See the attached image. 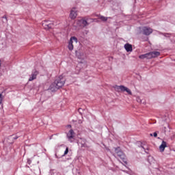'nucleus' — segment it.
I'll use <instances>...</instances> for the list:
<instances>
[{
  "instance_id": "nucleus-27",
  "label": "nucleus",
  "mask_w": 175,
  "mask_h": 175,
  "mask_svg": "<svg viewBox=\"0 0 175 175\" xmlns=\"http://www.w3.org/2000/svg\"><path fill=\"white\" fill-rule=\"evenodd\" d=\"M169 34H167V33H165L164 34V36H167Z\"/></svg>"
},
{
  "instance_id": "nucleus-17",
  "label": "nucleus",
  "mask_w": 175,
  "mask_h": 175,
  "mask_svg": "<svg viewBox=\"0 0 175 175\" xmlns=\"http://www.w3.org/2000/svg\"><path fill=\"white\" fill-rule=\"evenodd\" d=\"M99 18L101 21H106L109 18L103 16H99Z\"/></svg>"
},
{
  "instance_id": "nucleus-12",
  "label": "nucleus",
  "mask_w": 175,
  "mask_h": 175,
  "mask_svg": "<svg viewBox=\"0 0 175 175\" xmlns=\"http://www.w3.org/2000/svg\"><path fill=\"white\" fill-rule=\"evenodd\" d=\"M166 147H167V144L166 143V142L163 141L161 144L159 146L160 152H163V151H165V148H166Z\"/></svg>"
},
{
  "instance_id": "nucleus-8",
  "label": "nucleus",
  "mask_w": 175,
  "mask_h": 175,
  "mask_svg": "<svg viewBox=\"0 0 175 175\" xmlns=\"http://www.w3.org/2000/svg\"><path fill=\"white\" fill-rule=\"evenodd\" d=\"M42 25L45 29H50L53 28V27L54 26V25L52 23H49V21H44Z\"/></svg>"
},
{
  "instance_id": "nucleus-24",
  "label": "nucleus",
  "mask_w": 175,
  "mask_h": 175,
  "mask_svg": "<svg viewBox=\"0 0 175 175\" xmlns=\"http://www.w3.org/2000/svg\"><path fill=\"white\" fill-rule=\"evenodd\" d=\"M137 102H142V100L139 98H137Z\"/></svg>"
},
{
  "instance_id": "nucleus-26",
  "label": "nucleus",
  "mask_w": 175,
  "mask_h": 175,
  "mask_svg": "<svg viewBox=\"0 0 175 175\" xmlns=\"http://www.w3.org/2000/svg\"><path fill=\"white\" fill-rule=\"evenodd\" d=\"M79 124H83V121L79 120Z\"/></svg>"
},
{
  "instance_id": "nucleus-14",
  "label": "nucleus",
  "mask_w": 175,
  "mask_h": 175,
  "mask_svg": "<svg viewBox=\"0 0 175 175\" xmlns=\"http://www.w3.org/2000/svg\"><path fill=\"white\" fill-rule=\"evenodd\" d=\"M49 90H50L51 91H52V92H54L57 91V90H59L58 88H57V84L55 83V81L54 83H53L50 85Z\"/></svg>"
},
{
  "instance_id": "nucleus-11",
  "label": "nucleus",
  "mask_w": 175,
  "mask_h": 175,
  "mask_svg": "<svg viewBox=\"0 0 175 175\" xmlns=\"http://www.w3.org/2000/svg\"><path fill=\"white\" fill-rule=\"evenodd\" d=\"M67 137L69 142H72L73 137H75V131L73 130H70L69 132L67 133Z\"/></svg>"
},
{
  "instance_id": "nucleus-30",
  "label": "nucleus",
  "mask_w": 175,
  "mask_h": 175,
  "mask_svg": "<svg viewBox=\"0 0 175 175\" xmlns=\"http://www.w3.org/2000/svg\"><path fill=\"white\" fill-rule=\"evenodd\" d=\"M150 136H152V134H150Z\"/></svg>"
},
{
  "instance_id": "nucleus-2",
  "label": "nucleus",
  "mask_w": 175,
  "mask_h": 175,
  "mask_svg": "<svg viewBox=\"0 0 175 175\" xmlns=\"http://www.w3.org/2000/svg\"><path fill=\"white\" fill-rule=\"evenodd\" d=\"M142 33L143 35H146V36H148L149 35H151V33L153 32V30L152 28L148 27H144L141 29Z\"/></svg>"
},
{
  "instance_id": "nucleus-31",
  "label": "nucleus",
  "mask_w": 175,
  "mask_h": 175,
  "mask_svg": "<svg viewBox=\"0 0 175 175\" xmlns=\"http://www.w3.org/2000/svg\"><path fill=\"white\" fill-rule=\"evenodd\" d=\"M10 137H12V136H10Z\"/></svg>"
},
{
  "instance_id": "nucleus-7",
  "label": "nucleus",
  "mask_w": 175,
  "mask_h": 175,
  "mask_svg": "<svg viewBox=\"0 0 175 175\" xmlns=\"http://www.w3.org/2000/svg\"><path fill=\"white\" fill-rule=\"evenodd\" d=\"M77 17V10H76V8H72L70 13V18L71 20H75Z\"/></svg>"
},
{
  "instance_id": "nucleus-21",
  "label": "nucleus",
  "mask_w": 175,
  "mask_h": 175,
  "mask_svg": "<svg viewBox=\"0 0 175 175\" xmlns=\"http://www.w3.org/2000/svg\"><path fill=\"white\" fill-rule=\"evenodd\" d=\"M166 129H167L166 126H164L163 128V131L164 133H166Z\"/></svg>"
},
{
  "instance_id": "nucleus-13",
  "label": "nucleus",
  "mask_w": 175,
  "mask_h": 175,
  "mask_svg": "<svg viewBox=\"0 0 175 175\" xmlns=\"http://www.w3.org/2000/svg\"><path fill=\"white\" fill-rule=\"evenodd\" d=\"M124 49L127 53H132L133 49L132 48V44L127 43L124 44Z\"/></svg>"
},
{
  "instance_id": "nucleus-18",
  "label": "nucleus",
  "mask_w": 175,
  "mask_h": 175,
  "mask_svg": "<svg viewBox=\"0 0 175 175\" xmlns=\"http://www.w3.org/2000/svg\"><path fill=\"white\" fill-rule=\"evenodd\" d=\"M68 152H69V148H66V150L64 151V153L63 154V157H65V155H68Z\"/></svg>"
},
{
  "instance_id": "nucleus-9",
  "label": "nucleus",
  "mask_w": 175,
  "mask_h": 175,
  "mask_svg": "<svg viewBox=\"0 0 175 175\" xmlns=\"http://www.w3.org/2000/svg\"><path fill=\"white\" fill-rule=\"evenodd\" d=\"M77 25H79V27H87V25H88V22L84 19H81L77 21Z\"/></svg>"
},
{
  "instance_id": "nucleus-28",
  "label": "nucleus",
  "mask_w": 175,
  "mask_h": 175,
  "mask_svg": "<svg viewBox=\"0 0 175 175\" xmlns=\"http://www.w3.org/2000/svg\"><path fill=\"white\" fill-rule=\"evenodd\" d=\"M14 139H18V137H14Z\"/></svg>"
},
{
  "instance_id": "nucleus-19",
  "label": "nucleus",
  "mask_w": 175,
  "mask_h": 175,
  "mask_svg": "<svg viewBox=\"0 0 175 175\" xmlns=\"http://www.w3.org/2000/svg\"><path fill=\"white\" fill-rule=\"evenodd\" d=\"M3 99V96H2V94H0V105L2 103Z\"/></svg>"
},
{
  "instance_id": "nucleus-29",
  "label": "nucleus",
  "mask_w": 175,
  "mask_h": 175,
  "mask_svg": "<svg viewBox=\"0 0 175 175\" xmlns=\"http://www.w3.org/2000/svg\"><path fill=\"white\" fill-rule=\"evenodd\" d=\"M167 128H169V125L168 124H167Z\"/></svg>"
},
{
  "instance_id": "nucleus-1",
  "label": "nucleus",
  "mask_w": 175,
  "mask_h": 175,
  "mask_svg": "<svg viewBox=\"0 0 175 175\" xmlns=\"http://www.w3.org/2000/svg\"><path fill=\"white\" fill-rule=\"evenodd\" d=\"M114 89L116 90V91H117L118 92H127V94H129V95H132V92L131 91V90H129V88L124 86V85H115Z\"/></svg>"
},
{
  "instance_id": "nucleus-15",
  "label": "nucleus",
  "mask_w": 175,
  "mask_h": 175,
  "mask_svg": "<svg viewBox=\"0 0 175 175\" xmlns=\"http://www.w3.org/2000/svg\"><path fill=\"white\" fill-rule=\"evenodd\" d=\"M139 58L140 59H145V58H146V59H150V53H148L144 54V55H140L139 56Z\"/></svg>"
},
{
  "instance_id": "nucleus-16",
  "label": "nucleus",
  "mask_w": 175,
  "mask_h": 175,
  "mask_svg": "<svg viewBox=\"0 0 175 175\" xmlns=\"http://www.w3.org/2000/svg\"><path fill=\"white\" fill-rule=\"evenodd\" d=\"M75 54L77 58H79V59H81V57H83V53L80 51H76Z\"/></svg>"
},
{
  "instance_id": "nucleus-25",
  "label": "nucleus",
  "mask_w": 175,
  "mask_h": 175,
  "mask_svg": "<svg viewBox=\"0 0 175 175\" xmlns=\"http://www.w3.org/2000/svg\"><path fill=\"white\" fill-rule=\"evenodd\" d=\"M3 18H5L6 21H8V18H6V16H3Z\"/></svg>"
},
{
  "instance_id": "nucleus-23",
  "label": "nucleus",
  "mask_w": 175,
  "mask_h": 175,
  "mask_svg": "<svg viewBox=\"0 0 175 175\" xmlns=\"http://www.w3.org/2000/svg\"><path fill=\"white\" fill-rule=\"evenodd\" d=\"M175 137V134H173L172 136L171 137V139H174Z\"/></svg>"
},
{
  "instance_id": "nucleus-20",
  "label": "nucleus",
  "mask_w": 175,
  "mask_h": 175,
  "mask_svg": "<svg viewBox=\"0 0 175 175\" xmlns=\"http://www.w3.org/2000/svg\"><path fill=\"white\" fill-rule=\"evenodd\" d=\"M80 66H81V64H79L77 67H76V70H80V69H79V68H80Z\"/></svg>"
},
{
  "instance_id": "nucleus-3",
  "label": "nucleus",
  "mask_w": 175,
  "mask_h": 175,
  "mask_svg": "<svg viewBox=\"0 0 175 175\" xmlns=\"http://www.w3.org/2000/svg\"><path fill=\"white\" fill-rule=\"evenodd\" d=\"M55 83L57 87V88L59 90L62 87H64L65 84V79L59 77L55 81Z\"/></svg>"
},
{
  "instance_id": "nucleus-5",
  "label": "nucleus",
  "mask_w": 175,
  "mask_h": 175,
  "mask_svg": "<svg viewBox=\"0 0 175 175\" xmlns=\"http://www.w3.org/2000/svg\"><path fill=\"white\" fill-rule=\"evenodd\" d=\"M115 152L117 157H118V158H120V159H122V161L125 159V154H124V152H122V151L120 150V148H116L115 149Z\"/></svg>"
},
{
  "instance_id": "nucleus-4",
  "label": "nucleus",
  "mask_w": 175,
  "mask_h": 175,
  "mask_svg": "<svg viewBox=\"0 0 175 175\" xmlns=\"http://www.w3.org/2000/svg\"><path fill=\"white\" fill-rule=\"evenodd\" d=\"M73 43H77V38L76 37H71L70 39V41L68 42V49L70 51H72L73 50Z\"/></svg>"
},
{
  "instance_id": "nucleus-10",
  "label": "nucleus",
  "mask_w": 175,
  "mask_h": 175,
  "mask_svg": "<svg viewBox=\"0 0 175 175\" xmlns=\"http://www.w3.org/2000/svg\"><path fill=\"white\" fill-rule=\"evenodd\" d=\"M149 55L151 59L152 58H157V57H159V55H161V53L159 51H152L149 52Z\"/></svg>"
},
{
  "instance_id": "nucleus-22",
  "label": "nucleus",
  "mask_w": 175,
  "mask_h": 175,
  "mask_svg": "<svg viewBox=\"0 0 175 175\" xmlns=\"http://www.w3.org/2000/svg\"><path fill=\"white\" fill-rule=\"evenodd\" d=\"M153 136H154V137H157L158 136V133H157V132H154V133H153Z\"/></svg>"
},
{
  "instance_id": "nucleus-6",
  "label": "nucleus",
  "mask_w": 175,
  "mask_h": 175,
  "mask_svg": "<svg viewBox=\"0 0 175 175\" xmlns=\"http://www.w3.org/2000/svg\"><path fill=\"white\" fill-rule=\"evenodd\" d=\"M39 75V71L36 70H33L32 71L31 75H30V77L29 79V81H33V80H36V77Z\"/></svg>"
}]
</instances>
